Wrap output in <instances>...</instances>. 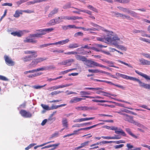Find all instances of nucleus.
I'll return each instance as SVG.
<instances>
[{
  "instance_id": "obj_30",
  "label": "nucleus",
  "mask_w": 150,
  "mask_h": 150,
  "mask_svg": "<svg viewBox=\"0 0 150 150\" xmlns=\"http://www.w3.org/2000/svg\"><path fill=\"white\" fill-rule=\"evenodd\" d=\"M79 47V45L77 43H72L70 44L68 47L70 49H73L78 47Z\"/></svg>"
},
{
  "instance_id": "obj_3",
  "label": "nucleus",
  "mask_w": 150,
  "mask_h": 150,
  "mask_svg": "<svg viewBox=\"0 0 150 150\" xmlns=\"http://www.w3.org/2000/svg\"><path fill=\"white\" fill-rule=\"evenodd\" d=\"M75 57L77 60L83 62L84 64L88 67H91V64L92 61L91 60L88 59L85 56L79 54L76 55Z\"/></svg>"
},
{
  "instance_id": "obj_13",
  "label": "nucleus",
  "mask_w": 150,
  "mask_h": 150,
  "mask_svg": "<svg viewBox=\"0 0 150 150\" xmlns=\"http://www.w3.org/2000/svg\"><path fill=\"white\" fill-rule=\"evenodd\" d=\"M91 67H93L94 66L97 67H99L103 68H104L107 69H109V68L101 64H100L94 61H92L91 64Z\"/></svg>"
},
{
  "instance_id": "obj_43",
  "label": "nucleus",
  "mask_w": 150,
  "mask_h": 150,
  "mask_svg": "<svg viewBox=\"0 0 150 150\" xmlns=\"http://www.w3.org/2000/svg\"><path fill=\"white\" fill-rule=\"evenodd\" d=\"M128 14H130L132 16L136 17L137 16V14L133 11L129 10V9L127 13Z\"/></svg>"
},
{
  "instance_id": "obj_39",
  "label": "nucleus",
  "mask_w": 150,
  "mask_h": 150,
  "mask_svg": "<svg viewBox=\"0 0 150 150\" xmlns=\"http://www.w3.org/2000/svg\"><path fill=\"white\" fill-rule=\"evenodd\" d=\"M59 145V144H51L49 145L48 146H45L44 147H43L42 148V149H44L45 148H49L50 147H56L58 146Z\"/></svg>"
},
{
  "instance_id": "obj_29",
  "label": "nucleus",
  "mask_w": 150,
  "mask_h": 150,
  "mask_svg": "<svg viewBox=\"0 0 150 150\" xmlns=\"http://www.w3.org/2000/svg\"><path fill=\"white\" fill-rule=\"evenodd\" d=\"M126 131L129 134L132 136V137L135 138H137V137L135 135L133 134L131 132L130 129L129 128H126L125 129Z\"/></svg>"
},
{
  "instance_id": "obj_45",
  "label": "nucleus",
  "mask_w": 150,
  "mask_h": 150,
  "mask_svg": "<svg viewBox=\"0 0 150 150\" xmlns=\"http://www.w3.org/2000/svg\"><path fill=\"white\" fill-rule=\"evenodd\" d=\"M75 69H68V70L64 71H62L60 72V74H67L69 71H70L73 70H74Z\"/></svg>"
},
{
  "instance_id": "obj_57",
  "label": "nucleus",
  "mask_w": 150,
  "mask_h": 150,
  "mask_svg": "<svg viewBox=\"0 0 150 150\" xmlns=\"http://www.w3.org/2000/svg\"><path fill=\"white\" fill-rule=\"evenodd\" d=\"M53 45V43L45 44H44L40 45V47L41 48H43V47H46L50 46V45Z\"/></svg>"
},
{
  "instance_id": "obj_5",
  "label": "nucleus",
  "mask_w": 150,
  "mask_h": 150,
  "mask_svg": "<svg viewBox=\"0 0 150 150\" xmlns=\"http://www.w3.org/2000/svg\"><path fill=\"white\" fill-rule=\"evenodd\" d=\"M123 119L126 121H127L129 122L133 123L134 125L139 127L141 126L142 125L137 122L134 121L133 120V117L130 116L127 114L125 117H123Z\"/></svg>"
},
{
  "instance_id": "obj_52",
  "label": "nucleus",
  "mask_w": 150,
  "mask_h": 150,
  "mask_svg": "<svg viewBox=\"0 0 150 150\" xmlns=\"http://www.w3.org/2000/svg\"><path fill=\"white\" fill-rule=\"evenodd\" d=\"M116 113L119 114H120L122 115L123 117H125L127 114L124 112V111H122V110H121L119 111H116L115 112Z\"/></svg>"
},
{
  "instance_id": "obj_11",
  "label": "nucleus",
  "mask_w": 150,
  "mask_h": 150,
  "mask_svg": "<svg viewBox=\"0 0 150 150\" xmlns=\"http://www.w3.org/2000/svg\"><path fill=\"white\" fill-rule=\"evenodd\" d=\"M88 71L89 72L92 73H103L106 74L107 75H109L110 73L106 72L104 71H103L102 70H99L98 69H89L88 70Z\"/></svg>"
},
{
  "instance_id": "obj_19",
  "label": "nucleus",
  "mask_w": 150,
  "mask_h": 150,
  "mask_svg": "<svg viewBox=\"0 0 150 150\" xmlns=\"http://www.w3.org/2000/svg\"><path fill=\"white\" fill-rule=\"evenodd\" d=\"M99 80V82H105V83H108L110 84L111 85H114L116 86H117L118 87L120 88H123V87L121 85L115 84L113 83H112L110 81H105V80Z\"/></svg>"
},
{
  "instance_id": "obj_53",
  "label": "nucleus",
  "mask_w": 150,
  "mask_h": 150,
  "mask_svg": "<svg viewBox=\"0 0 150 150\" xmlns=\"http://www.w3.org/2000/svg\"><path fill=\"white\" fill-rule=\"evenodd\" d=\"M92 100L93 102H96L105 103L108 102V101L107 100H98L96 99H93Z\"/></svg>"
},
{
  "instance_id": "obj_46",
  "label": "nucleus",
  "mask_w": 150,
  "mask_h": 150,
  "mask_svg": "<svg viewBox=\"0 0 150 150\" xmlns=\"http://www.w3.org/2000/svg\"><path fill=\"white\" fill-rule=\"evenodd\" d=\"M117 8L121 11L125 13H127L129 9L127 8H124L121 6H118Z\"/></svg>"
},
{
  "instance_id": "obj_34",
  "label": "nucleus",
  "mask_w": 150,
  "mask_h": 150,
  "mask_svg": "<svg viewBox=\"0 0 150 150\" xmlns=\"http://www.w3.org/2000/svg\"><path fill=\"white\" fill-rule=\"evenodd\" d=\"M37 64L35 59L33 60L31 63L28 65V67L30 68L35 67Z\"/></svg>"
},
{
  "instance_id": "obj_9",
  "label": "nucleus",
  "mask_w": 150,
  "mask_h": 150,
  "mask_svg": "<svg viewBox=\"0 0 150 150\" xmlns=\"http://www.w3.org/2000/svg\"><path fill=\"white\" fill-rule=\"evenodd\" d=\"M20 113L21 115L25 118H30L32 116V114L29 112H27L24 110H21Z\"/></svg>"
},
{
  "instance_id": "obj_27",
  "label": "nucleus",
  "mask_w": 150,
  "mask_h": 150,
  "mask_svg": "<svg viewBox=\"0 0 150 150\" xmlns=\"http://www.w3.org/2000/svg\"><path fill=\"white\" fill-rule=\"evenodd\" d=\"M32 58V57L31 56H28L22 57L21 58V59L24 62H25L31 60Z\"/></svg>"
},
{
  "instance_id": "obj_49",
  "label": "nucleus",
  "mask_w": 150,
  "mask_h": 150,
  "mask_svg": "<svg viewBox=\"0 0 150 150\" xmlns=\"http://www.w3.org/2000/svg\"><path fill=\"white\" fill-rule=\"evenodd\" d=\"M139 39L142 41L150 43V40L148 39H146L142 37H140Z\"/></svg>"
},
{
  "instance_id": "obj_22",
  "label": "nucleus",
  "mask_w": 150,
  "mask_h": 150,
  "mask_svg": "<svg viewBox=\"0 0 150 150\" xmlns=\"http://www.w3.org/2000/svg\"><path fill=\"white\" fill-rule=\"evenodd\" d=\"M72 8H73L77 10H79L81 12L84 13H86L88 14L89 15H91V12L90 11L88 10H86L85 9H79L76 8L75 7H72Z\"/></svg>"
},
{
  "instance_id": "obj_10",
  "label": "nucleus",
  "mask_w": 150,
  "mask_h": 150,
  "mask_svg": "<svg viewBox=\"0 0 150 150\" xmlns=\"http://www.w3.org/2000/svg\"><path fill=\"white\" fill-rule=\"evenodd\" d=\"M106 32L105 35L101 37H99L97 38V39L98 41L105 42H110V40L108 39V36H107L106 34V32Z\"/></svg>"
},
{
  "instance_id": "obj_15",
  "label": "nucleus",
  "mask_w": 150,
  "mask_h": 150,
  "mask_svg": "<svg viewBox=\"0 0 150 150\" xmlns=\"http://www.w3.org/2000/svg\"><path fill=\"white\" fill-rule=\"evenodd\" d=\"M59 9L58 8H55L52 10L51 11L48 15L49 17H52L55 14H57L58 12Z\"/></svg>"
},
{
  "instance_id": "obj_24",
  "label": "nucleus",
  "mask_w": 150,
  "mask_h": 150,
  "mask_svg": "<svg viewBox=\"0 0 150 150\" xmlns=\"http://www.w3.org/2000/svg\"><path fill=\"white\" fill-rule=\"evenodd\" d=\"M115 133L117 134H120L124 136H126V134L125 132L120 128L117 129V130H115Z\"/></svg>"
},
{
  "instance_id": "obj_47",
  "label": "nucleus",
  "mask_w": 150,
  "mask_h": 150,
  "mask_svg": "<svg viewBox=\"0 0 150 150\" xmlns=\"http://www.w3.org/2000/svg\"><path fill=\"white\" fill-rule=\"evenodd\" d=\"M41 106L43 109L46 110H51V109H50V107H49L48 105L42 104L41 105Z\"/></svg>"
},
{
  "instance_id": "obj_55",
  "label": "nucleus",
  "mask_w": 150,
  "mask_h": 150,
  "mask_svg": "<svg viewBox=\"0 0 150 150\" xmlns=\"http://www.w3.org/2000/svg\"><path fill=\"white\" fill-rule=\"evenodd\" d=\"M104 62L108 64L109 66L110 67H112L114 64V63L111 61L105 60Z\"/></svg>"
},
{
  "instance_id": "obj_61",
  "label": "nucleus",
  "mask_w": 150,
  "mask_h": 150,
  "mask_svg": "<svg viewBox=\"0 0 150 150\" xmlns=\"http://www.w3.org/2000/svg\"><path fill=\"white\" fill-rule=\"evenodd\" d=\"M30 37H27L24 40V42L25 43H30Z\"/></svg>"
},
{
  "instance_id": "obj_44",
  "label": "nucleus",
  "mask_w": 150,
  "mask_h": 150,
  "mask_svg": "<svg viewBox=\"0 0 150 150\" xmlns=\"http://www.w3.org/2000/svg\"><path fill=\"white\" fill-rule=\"evenodd\" d=\"M117 61L118 62H119L120 63H121L122 64H124L125 65H126L129 67L132 68L133 67L130 64H128L126 63L125 62H124L120 60H118Z\"/></svg>"
},
{
  "instance_id": "obj_40",
  "label": "nucleus",
  "mask_w": 150,
  "mask_h": 150,
  "mask_svg": "<svg viewBox=\"0 0 150 150\" xmlns=\"http://www.w3.org/2000/svg\"><path fill=\"white\" fill-rule=\"evenodd\" d=\"M97 125H98V124L94 125H93V126H90L89 127H87L80 128V129L81 130H88L90 129L91 128H93L96 127V126H97Z\"/></svg>"
},
{
  "instance_id": "obj_25",
  "label": "nucleus",
  "mask_w": 150,
  "mask_h": 150,
  "mask_svg": "<svg viewBox=\"0 0 150 150\" xmlns=\"http://www.w3.org/2000/svg\"><path fill=\"white\" fill-rule=\"evenodd\" d=\"M11 34L14 36H17L18 37H20L23 35V33L21 31L12 32L11 33Z\"/></svg>"
},
{
  "instance_id": "obj_28",
  "label": "nucleus",
  "mask_w": 150,
  "mask_h": 150,
  "mask_svg": "<svg viewBox=\"0 0 150 150\" xmlns=\"http://www.w3.org/2000/svg\"><path fill=\"white\" fill-rule=\"evenodd\" d=\"M90 24L92 26L95 27V28H97V30H98L99 29H101L104 31V30H105V29H104V28H102V27H100V26L98 25H97L95 23H93L92 22H90Z\"/></svg>"
},
{
  "instance_id": "obj_59",
  "label": "nucleus",
  "mask_w": 150,
  "mask_h": 150,
  "mask_svg": "<svg viewBox=\"0 0 150 150\" xmlns=\"http://www.w3.org/2000/svg\"><path fill=\"white\" fill-rule=\"evenodd\" d=\"M112 139H119L121 138V137L119 135H115L113 137H111Z\"/></svg>"
},
{
  "instance_id": "obj_42",
  "label": "nucleus",
  "mask_w": 150,
  "mask_h": 150,
  "mask_svg": "<svg viewBox=\"0 0 150 150\" xmlns=\"http://www.w3.org/2000/svg\"><path fill=\"white\" fill-rule=\"evenodd\" d=\"M62 17H63V16H61L60 17H58L57 18L55 19L57 23L59 24L63 22V19L61 18H62Z\"/></svg>"
},
{
  "instance_id": "obj_18",
  "label": "nucleus",
  "mask_w": 150,
  "mask_h": 150,
  "mask_svg": "<svg viewBox=\"0 0 150 150\" xmlns=\"http://www.w3.org/2000/svg\"><path fill=\"white\" fill-rule=\"evenodd\" d=\"M84 100V98H79L78 97H75L73 98L70 101V103H76L81 101L82 100Z\"/></svg>"
},
{
  "instance_id": "obj_50",
  "label": "nucleus",
  "mask_w": 150,
  "mask_h": 150,
  "mask_svg": "<svg viewBox=\"0 0 150 150\" xmlns=\"http://www.w3.org/2000/svg\"><path fill=\"white\" fill-rule=\"evenodd\" d=\"M63 92V91H55L53 92H52L50 94L52 96H54L56 95L57 94H58L61 93H62Z\"/></svg>"
},
{
  "instance_id": "obj_56",
  "label": "nucleus",
  "mask_w": 150,
  "mask_h": 150,
  "mask_svg": "<svg viewBox=\"0 0 150 150\" xmlns=\"http://www.w3.org/2000/svg\"><path fill=\"white\" fill-rule=\"evenodd\" d=\"M46 69L47 70H50L55 68V66L53 65H50L48 66H46Z\"/></svg>"
},
{
  "instance_id": "obj_51",
  "label": "nucleus",
  "mask_w": 150,
  "mask_h": 150,
  "mask_svg": "<svg viewBox=\"0 0 150 150\" xmlns=\"http://www.w3.org/2000/svg\"><path fill=\"white\" fill-rule=\"evenodd\" d=\"M115 2L121 3H126L129 2V1L126 0H114Z\"/></svg>"
},
{
  "instance_id": "obj_21",
  "label": "nucleus",
  "mask_w": 150,
  "mask_h": 150,
  "mask_svg": "<svg viewBox=\"0 0 150 150\" xmlns=\"http://www.w3.org/2000/svg\"><path fill=\"white\" fill-rule=\"evenodd\" d=\"M62 123L63 126L65 128H67L68 127L67 120L65 118H63L62 120Z\"/></svg>"
},
{
  "instance_id": "obj_26",
  "label": "nucleus",
  "mask_w": 150,
  "mask_h": 150,
  "mask_svg": "<svg viewBox=\"0 0 150 150\" xmlns=\"http://www.w3.org/2000/svg\"><path fill=\"white\" fill-rule=\"evenodd\" d=\"M23 10H17L16 11L15 14L13 15V16L15 18H18L19 17L20 14H22Z\"/></svg>"
},
{
  "instance_id": "obj_32",
  "label": "nucleus",
  "mask_w": 150,
  "mask_h": 150,
  "mask_svg": "<svg viewBox=\"0 0 150 150\" xmlns=\"http://www.w3.org/2000/svg\"><path fill=\"white\" fill-rule=\"evenodd\" d=\"M47 120H48V123L49 124H51L55 120L56 118L50 115Z\"/></svg>"
},
{
  "instance_id": "obj_23",
  "label": "nucleus",
  "mask_w": 150,
  "mask_h": 150,
  "mask_svg": "<svg viewBox=\"0 0 150 150\" xmlns=\"http://www.w3.org/2000/svg\"><path fill=\"white\" fill-rule=\"evenodd\" d=\"M71 85V84H68L64 85H61L57 86H54V89L55 90H57L59 88H62L64 87H67L70 86Z\"/></svg>"
},
{
  "instance_id": "obj_35",
  "label": "nucleus",
  "mask_w": 150,
  "mask_h": 150,
  "mask_svg": "<svg viewBox=\"0 0 150 150\" xmlns=\"http://www.w3.org/2000/svg\"><path fill=\"white\" fill-rule=\"evenodd\" d=\"M87 7L89 9L95 12L96 13H98V12L97 9L91 5H88L87 6Z\"/></svg>"
},
{
  "instance_id": "obj_62",
  "label": "nucleus",
  "mask_w": 150,
  "mask_h": 150,
  "mask_svg": "<svg viewBox=\"0 0 150 150\" xmlns=\"http://www.w3.org/2000/svg\"><path fill=\"white\" fill-rule=\"evenodd\" d=\"M141 54L147 58H150V54H149L142 52L141 53Z\"/></svg>"
},
{
  "instance_id": "obj_63",
  "label": "nucleus",
  "mask_w": 150,
  "mask_h": 150,
  "mask_svg": "<svg viewBox=\"0 0 150 150\" xmlns=\"http://www.w3.org/2000/svg\"><path fill=\"white\" fill-rule=\"evenodd\" d=\"M125 143V142L123 140H120L119 141H115L114 143L116 144H119L120 143Z\"/></svg>"
},
{
  "instance_id": "obj_2",
  "label": "nucleus",
  "mask_w": 150,
  "mask_h": 150,
  "mask_svg": "<svg viewBox=\"0 0 150 150\" xmlns=\"http://www.w3.org/2000/svg\"><path fill=\"white\" fill-rule=\"evenodd\" d=\"M121 77L127 80L129 79L137 82L139 84V86L141 87L144 88L146 89H149L150 90V85L146 84L142 82L139 79L135 77L128 76L125 74H122Z\"/></svg>"
},
{
  "instance_id": "obj_31",
  "label": "nucleus",
  "mask_w": 150,
  "mask_h": 150,
  "mask_svg": "<svg viewBox=\"0 0 150 150\" xmlns=\"http://www.w3.org/2000/svg\"><path fill=\"white\" fill-rule=\"evenodd\" d=\"M47 58L46 57H40L34 59L35 61L38 64V63L41 62H42L46 60Z\"/></svg>"
},
{
  "instance_id": "obj_33",
  "label": "nucleus",
  "mask_w": 150,
  "mask_h": 150,
  "mask_svg": "<svg viewBox=\"0 0 150 150\" xmlns=\"http://www.w3.org/2000/svg\"><path fill=\"white\" fill-rule=\"evenodd\" d=\"M55 19L51 20L47 23V25L48 26H51L57 24Z\"/></svg>"
},
{
  "instance_id": "obj_37",
  "label": "nucleus",
  "mask_w": 150,
  "mask_h": 150,
  "mask_svg": "<svg viewBox=\"0 0 150 150\" xmlns=\"http://www.w3.org/2000/svg\"><path fill=\"white\" fill-rule=\"evenodd\" d=\"M47 85L46 84H45L44 85L40 86L38 85H36L34 86H32V87L33 88L35 89H40L42 88L45 86Z\"/></svg>"
},
{
  "instance_id": "obj_36",
  "label": "nucleus",
  "mask_w": 150,
  "mask_h": 150,
  "mask_svg": "<svg viewBox=\"0 0 150 150\" xmlns=\"http://www.w3.org/2000/svg\"><path fill=\"white\" fill-rule=\"evenodd\" d=\"M80 94L81 95V97H85L86 96V95H90V94L89 92L85 91H81L80 92Z\"/></svg>"
},
{
  "instance_id": "obj_1",
  "label": "nucleus",
  "mask_w": 150,
  "mask_h": 150,
  "mask_svg": "<svg viewBox=\"0 0 150 150\" xmlns=\"http://www.w3.org/2000/svg\"><path fill=\"white\" fill-rule=\"evenodd\" d=\"M54 30L52 28H47L45 29H41L37 30L36 31L39 33H36L30 35L31 38H41L42 36L45 35L47 33H49Z\"/></svg>"
},
{
  "instance_id": "obj_6",
  "label": "nucleus",
  "mask_w": 150,
  "mask_h": 150,
  "mask_svg": "<svg viewBox=\"0 0 150 150\" xmlns=\"http://www.w3.org/2000/svg\"><path fill=\"white\" fill-rule=\"evenodd\" d=\"M4 58L5 63L7 65L9 66H13L15 65L14 62L13 61L9 56L5 55L4 57Z\"/></svg>"
},
{
  "instance_id": "obj_48",
  "label": "nucleus",
  "mask_w": 150,
  "mask_h": 150,
  "mask_svg": "<svg viewBox=\"0 0 150 150\" xmlns=\"http://www.w3.org/2000/svg\"><path fill=\"white\" fill-rule=\"evenodd\" d=\"M89 142V141H86L83 142V143H81V146H79V148H81L86 146L88 145Z\"/></svg>"
},
{
  "instance_id": "obj_20",
  "label": "nucleus",
  "mask_w": 150,
  "mask_h": 150,
  "mask_svg": "<svg viewBox=\"0 0 150 150\" xmlns=\"http://www.w3.org/2000/svg\"><path fill=\"white\" fill-rule=\"evenodd\" d=\"M141 64L143 65H150V61L143 58L139 59Z\"/></svg>"
},
{
  "instance_id": "obj_38",
  "label": "nucleus",
  "mask_w": 150,
  "mask_h": 150,
  "mask_svg": "<svg viewBox=\"0 0 150 150\" xmlns=\"http://www.w3.org/2000/svg\"><path fill=\"white\" fill-rule=\"evenodd\" d=\"M42 74L41 73H37L35 74H31L27 76V77L30 78H33L37 76H38Z\"/></svg>"
},
{
  "instance_id": "obj_12",
  "label": "nucleus",
  "mask_w": 150,
  "mask_h": 150,
  "mask_svg": "<svg viewBox=\"0 0 150 150\" xmlns=\"http://www.w3.org/2000/svg\"><path fill=\"white\" fill-rule=\"evenodd\" d=\"M75 109L78 110H89L93 109L92 107H88L86 106H79L75 108Z\"/></svg>"
},
{
  "instance_id": "obj_58",
  "label": "nucleus",
  "mask_w": 150,
  "mask_h": 150,
  "mask_svg": "<svg viewBox=\"0 0 150 150\" xmlns=\"http://www.w3.org/2000/svg\"><path fill=\"white\" fill-rule=\"evenodd\" d=\"M83 127V123L78 124L74 125L72 126V127Z\"/></svg>"
},
{
  "instance_id": "obj_4",
  "label": "nucleus",
  "mask_w": 150,
  "mask_h": 150,
  "mask_svg": "<svg viewBox=\"0 0 150 150\" xmlns=\"http://www.w3.org/2000/svg\"><path fill=\"white\" fill-rule=\"evenodd\" d=\"M104 31L106 32L107 36H108V39L110 40V42H108V43H111L112 41L118 40L120 38L118 37L117 35H114V33L111 31H109L106 30H104Z\"/></svg>"
},
{
  "instance_id": "obj_41",
  "label": "nucleus",
  "mask_w": 150,
  "mask_h": 150,
  "mask_svg": "<svg viewBox=\"0 0 150 150\" xmlns=\"http://www.w3.org/2000/svg\"><path fill=\"white\" fill-rule=\"evenodd\" d=\"M95 89H93V90L95 91L96 93L100 94L101 93H102L103 91L101 90L102 89L100 88H94Z\"/></svg>"
},
{
  "instance_id": "obj_54",
  "label": "nucleus",
  "mask_w": 150,
  "mask_h": 150,
  "mask_svg": "<svg viewBox=\"0 0 150 150\" xmlns=\"http://www.w3.org/2000/svg\"><path fill=\"white\" fill-rule=\"evenodd\" d=\"M71 4L70 2H69L64 5L63 8L64 9H67L71 7Z\"/></svg>"
},
{
  "instance_id": "obj_8",
  "label": "nucleus",
  "mask_w": 150,
  "mask_h": 150,
  "mask_svg": "<svg viewBox=\"0 0 150 150\" xmlns=\"http://www.w3.org/2000/svg\"><path fill=\"white\" fill-rule=\"evenodd\" d=\"M46 70H47L46 66H44L42 67L38 68L36 69L25 71L24 72V74H27L29 73H33L35 72Z\"/></svg>"
},
{
  "instance_id": "obj_17",
  "label": "nucleus",
  "mask_w": 150,
  "mask_h": 150,
  "mask_svg": "<svg viewBox=\"0 0 150 150\" xmlns=\"http://www.w3.org/2000/svg\"><path fill=\"white\" fill-rule=\"evenodd\" d=\"M69 41V39H67L64 40H62L58 42L53 43V45H57L58 44H59L61 45H62L68 43Z\"/></svg>"
},
{
  "instance_id": "obj_14",
  "label": "nucleus",
  "mask_w": 150,
  "mask_h": 150,
  "mask_svg": "<svg viewBox=\"0 0 150 150\" xmlns=\"http://www.w3.org/2000/svg\"><path fill=\"white\" fill-rule=\"evenodd\" d=\"M135 72L139 75L144 78L146 80L150 81V76H148L146 74H143L141 72H140L137 70H135Z\"/></svg>"
},
{
  "instance_id": "obj_7",
  "label": "nucleus",
  "mask_w": 150,
  "mask_h": 150,
  "mask_svg": "<svg viewBox=\"0 0 150 150\" xmlns=\"http://www.w3.org/2000/svg\"><path fill=\"white\" fill-rule=\"evenodd\" d=\"M74 61L75 60L74 59H70L63 61L58 63V64L61 65H64L66 67H68L70 66L72 62H74Z\"/></svg>"
},
{
  "instance_id": "obj_60",
  "label": "nucleus",
  "mask_w": 150,
  "mask_h": 150,
  "mask_svg": "<svg viewBox=\"0 0 150 150\" xmlns=\"http://www.w3.org/2000/svg\"><path fill=\"white\" fill-rule=\"evenodd\" d=\"M36 145V144L33 143L30 144L27 147H26L25 149V150H28L30 149L31 147L34 146V145Z\"/></svg>"
},
{
  "instance_id": "obj_16",
  "label": "nucleus",
  "mask_w": 150,
  "mask_h": 150,
  "mask_svg": "<svg viewBox=\"0 0 150 150\" xmlns=\"http://www.w3.org/2000/svg\"><path fill=\"white\" fill-rule=\"evenodd\" d=\"M25 54H31L32 55H30L33 57H37L36 55L37 52L36 51L34 50H27L25 51Z\"/></svg>"
},
{
  "instance_id": "obj_64",
  "label": "nucleus",
  "mask_w": 150,
  "mask_h": 150,
  "mask_svg": "<svg viewBox=\"0 0 150 150\" xmlns=\"http://www.w3.org/2000/svg\"><path fill=\"white\" fill-rule=\"evenodd\" d=\"M30 37V43H32L33 44H35L37 43V40L35 39L32 38Z\"/></svg>"
}]
</instances>
